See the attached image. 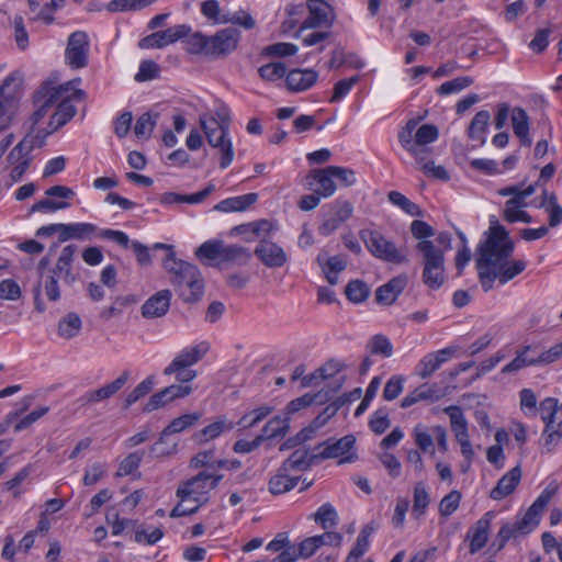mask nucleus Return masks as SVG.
Masks as SVG:
<instances>
[{
    "label": "nucleus",
    "mask_w": 562,
    "mask_h": 562,
    "mask_svg": "<svg viewBox=\"0 0 562 562\" xmlns=\"http://www.w3.org/2000/svg\"><path fill=\"white\" fill-rule=\"evenodd\" d=\"M49 262L50 261H49L48 257H43L37 263L38 281L33 289V295H34L35 310L38 313H44L46 310L45 303L42 299L41 290H42V280L44 278V270L48 267Z\"/></svg>",
    "instance_id": "48"
},
{
    "label": "nucleus",
    "mask_w": 562,
    "mask_h": 562,
    "mask_svg": "<svg viewBox=\"0 0 562 562\" xmlns=\"http://www.w3.org/2000/svg\"><path fill=\"white\" fill-rule=\"evenodd\" d=\"M144 452L135 451L126 456L120 463L115 476L131 475L136 471L143 460Z\"/></svg>",
    "instance_id": "49"
},
{
    "label": "nucleus",
    "mask_w": 562,
    "mask_h": 562,
    "mask_svg": "<svg viewBox=\"0 0 562 562\" xmlns=\"http://www.w3.org/2000/svg\"><path fill=\"white\" fill-rule=\"evenodd\" d=\"M318 78L313 69H292L286 74L285 83L290 91L301 92L310 89Z\"/></svg>",
    "instance_id": "26"
},
{
    "label": "nucleus",
    "mask_w": 562,
    "mask_h": 562,
    "mask_svg": "<svg viewBox=\"0 0 562 562\" xmlns=\"http://www.w3.org/2000/svg\"><path fill=\"white\" fill-rule=\"evenodd\" d=\"M200 126L204 132L210 146L217 148L221 154L220 167L227 168L234 158V150L231 139L227 138L229 128V116L224 114L221 120L214 117H200Z\"/></svg>",
    "instance_id": "6"
},
{
    "label": "nucleus",
    "mask_w": 562,
    "mask_h": 562,
    "mask_svg": "<svg viewBox=\"0 0 562 562\" xmlns=\"http://www.w3.org/2000/svg\"><path fill=\"white\" fill-rule=\"evenodd\" d=\"M240 38V32L235 27H226L217 31L212 36L201 32L191 34L187 40V49L191 54H202L213 58H220L234 52Z\"/></svg>",
    "instance_id": "3"
},
{
    "label": "nucleus",
    "mask_w": 562,
    "mask_h": 562,
    "mask_svg": "<svg viewBox=\"0 0 562 562\" xmlns=\"http://www.w3.org/2000/svg\"><path fill=\"white\" fill-rule=\"evenodd\" d=\"M77 110L69 98L59 100L56 112L52 115L49 126H53L52 131L64 126L69 122L76 114Z\"/></svg>",
    "instance_id": "36"
},
{
    "label": "nucleus",
    "mask_w": 562,
    "mask_h": 562,
    "mask_svg": "<svg viewBox=\"0 0 562 562\" xmlns=\"http://www.w3.org/2000/svg\"><path fill=\"white\" fill-rule=\"evenodd\" d=\"M299 477H290L286 472L279 469L278 473L269 481V491L273 495H280L296 486Z\"/></svg>",
    "instance_id": "39"
},
{
    "label": "nucleus",
    "mask_w": 562,
    "mask_h": 562,
    "mask_svg": "<svg viewBox=\"0 0 562 562\" xmlns=\"http://www.w3.org/2000/svg\"><path fill=\"white\" fill-rule=\"evenodd\" d=\"M557 491L558 486H547L528 508L521 519L517 520L515 524L506 522L501 527L498 531V533H501V538L508 541L517 535H526L533 530L540 521L542 512L555 495Z\"/></svg>",
    "instance_id": "5"
},
{
    "label": "nucleus",
    "mask_w": 562,
    "mask_h": 562,
    "mask_svg": "<svg viewBox=\"0 0 562 562\" xmlns=\"http://www.w3.org/2000/svg\"><path fill=\"white\" fill-rule=\"evenodd\" d=\"M81 328V319L76 313H68L58 324V335L69 339L75 337Z\"/></svg>",
    "instance_id": "44"
},
{
    "label": "nucleus",
    "mask_w": 562,
    "mask_h": 562,
    "mask_svg": "<svg viewBox=\"0 0 562 562\" xmlns=\"http://www.w3.org/2000/svg\"><path fill=\"white\" fill-rule=\"evenodd\" d=\"M259 76L265 81H276L286 74V66L283 63H269L258 69Z\"/></svg>",
    "instance_id": "52"
},
{
    "label": "nucleus",
    "mask_w": 562,
    "mask_h": 562,
    "mask_svg": "<svg viewBox=\"0 0 562 562\" xmlns=\"http://www.w3.org/2000/svg\"><path fill=\"white\" fill-rule=\"evenodd\" d=\"M272 412H273V407H271V406H267V405L260 406V407L255 408L251 412L243 415L237 424L245 429L251 428L255 425H257L259 422H261L263 418H266L268 415H270Z\"/></svg>",
    "instance_id": "46"
},
{
    "label": "nucleus",
    "mask_w": 562,
    "mask_h": 562,
    "mask_svg": "<svg viewBox=\"0 0 562 562\" xmlns=\"http://www.w3.org/2000/svg\"><path fill=\"white\" fill-rule=\"evenodd\" d=\"M191 33V27L186 24L176 25L164 31H158L143 37L138 42V47L142 49L148 48H162L172 44L181 38H188Z\"/></svg>",
    "instance_id": "12"
},
{
    "label": "nucleus",
    "mask_w": 562,
    "mask_h": 562,
    "mask_svg": "<svg viewBox=\"0 0 562 562\" xmlns=\"http://www.w3.org/2000/svg\"><path fill=\"white\" fill-rule=\"evenodd\" d=\"M305 180L308 189H312L314 182H316L318 187L315 189V192L323 198H329L336 192L337 187L334 181V175L331 170H329V166L312 169Z\"/></svg>",
    "instance_id": "20"
},
{
    "label": "nucleus",
    "mask_w": 562,
    "mask_h": 562,
    "mask_svg": "<svg viewBox=\"0 0 562 562\" xmlns=\"http://www.w3.org/2000/svg\"><path fill=\"white\" fill-rule=\"evenodd\" d=\"M57 91H50L46 87H41L34 94V104L36 110L32 114V123L36 125L46 114L47 111L56 103Z\"/></svg>",
    "instance_id": "29"
},
{
    "label": "nucleus",
    "mask_w": 562,
    "mask_h": 562,
    "mask_svg": "<svg viewBox=\"0 0 562 562\" xmlns=\"http://www.w3.org/2000/svg\"><path fill=\"white\" fill-rule=\"evenodd\" d=\"M313 518L316 522L321 524L324 529H328L336 525L337 513L329 503H326L313 514Z\"/></svg>",
    "instance_id": "50"
},
{
    "label": "nucleus",
    "mask_w": 562,
    "mask_h": 562,
    "mask_svg": "<svg viewBox=\"0 0 562 562\" xmlns=\"http://www.w3.org/2000/svg\"><path fill=\"white\" fill-rule=\"evenodd\" d=\"M355 443V436L347 435L334 442H331V439L326 440L323 443H319L316 449L324 447V449L318 452L319 459H334L344 457L339 463L352 462L357 459V454L355 452H350L353 449Z\"/></svg>",
    "instance_id": "13"
},
{
    "label": "nucleus",
    "mask_w": 562,
    "mask_h": 562,
    "mask_svg": "<svg viewBox=\"0 0 562 562\" xmlns=\"http://www.w3.org/2000/svg\"><path fill=\"white\" fill-rule=\"evenodd\" d=\"M164 268L169 273V281L176 293L184 303L194 304L201 301L204 280L196 266L177 259L176 254H167Z\"/></svg>",
    "instance_id": "2"
},
{
    "label": "nucleus",
    "mask_w": 562,
    "mask_h": 562,
    "mask_svg": "<svg viewBox=\"0 0 562 562\" xmlns=\"http://www.w3.org/2000/svg\"><path fill=\"white\" fill-rule=\"evenodd\" d=\"M390 425L389 412L385 407L379 408L369 422L370 429L376 435H382Z\"/></svg>",
    "instance_id": "59"
},
{
    "label": "nucleus",
    "mask_w": 562,
    "mask_h": 562,
    "mask_svg": "<svg viewBox=\"0 0 562 562\" xmlns=\"http://www.w3.org/2000/svg\"><path fill=\"white\" fill-rule=\"evenodd\" d=\"M89 38L86 32L76 31L70 34L65 50L67 64L72 69H80L88 64Z\"/></svg>",
    "instance_id": "11"
},
{
    "label": "nucleus",
    "mask_w": 562,
    "mask_h": 562,
    "mask_svg": "<svg viewBox=\"0 0 562 562\" xmlns=\"http://www.w3.org/2000/svg\"><path fill=\"white\" fill-rule=\"evenodd\" d=\"M98 233V227L91 223L63 224V234L59 235V243L70 239L90 240L91 236Z\"/></svg>",
    "instance_id": "28"
},
{
    "label": "nucleus",
    "mask_w": 562,
    "mask_h": 562,
    "mask_svg": "<svg viewBox=\"0 0 562 562\" xmlns=\"http://www.w3.org/2000/svg\"><path fill=\"white\" fill-rule=\"evenodd\" d=\"M423 266L422 280L426 286L437 290L446 282L443 249L431 240H420L416 245Z\"/></svg>",
    "instance_id": "4"
},
{
    "label": "nucleus",
    "mask_w": 562,
    "mask_h": 562,
    "mask_svg": "<svg viewBox=\"0 0 562 562\" xmlns=\"http://www.w3.org/2000/svg\"><path fill=\"white\" fill-rule=\"evenodd\" d=\"M512 125L514 133L517 137H519L521 145L530 146L531 138L529 137V117L524 109L515 108L513 110Z\"/></svg>",
    "instance_id": "31"
},
{
    "label": "nucleus",
    "mask_w": 562,
    "mask_h": 562,
    "mask_svg": "<svg viewBox=\"0 0 562 562\" xmlns=\"http://www.w3.org/2000/svg\"><path fill=\"white\" fill-rule=\"evenodd\" d=\"M360 238L372 256L386 262H407V256L403 254L393 241L386 239L380 232L361 229Z\"/></svg>",
    "instance_id": "7"
},
{
    "label": "nucleus",
    "mask_w": 562,
    "mask_h": 562,
    "mask_svg": "<svg viewBox=\"0 0 562 562\" xmlns=\"http://www.w3.org/2000/svg\"><path fill=\"white\" fill-rule=\"evenodd\" d=\"M367 349L371 355H378L383 358H390L393 355V346L390 339L382 334L372 336L367 344Z\"/></svg>",
    "instance_id": "42"
},
{
    "label": "nucleus",
    "mask_w": 562,
    "mask_h": 562,
    "mask_svg": "<svg viewBox=\"0 0 562 562\" xmlns=\"http://www.w3.org/2000/svg\"><path fill=\"white\" fill-rule=\"evenodd\" d=\"M445 412L450 417L451 429L454 436L457 434L464 432L468 430L467 419L463 415L462 409L459 406H449L445 409Z\"/></svg>",
    "instance_id": "56"
},
{
    "label": "nucleus",
    "mask_w": 562,
    "mask_h": 562,
    "mask_svg": "<svg viewBox=\"0 0 562 562\" xmlns=\"http://www.w3.org/2000/svg\"><path fill=\"white\" fill-rule=\"evenodd\" d=\"M171 292L160 290L145 301L142 306V315L145 318H157L166 315L170 307Z\"/></svg>",
    "instance_id": "23"
},
{
    "label": "nucleus",
    "mask_w": 562,
    "mask_h": 562,
    "mask_svg": "<svg viewBox=\"0 0 562 562\" xmlns=\"http://www.w3.org/2000/svg\"><path fill=\"white\" fill-rule=\"evenodd\" d=\"M430 503V496L423 482H417L414 486L413 515L418 518L423 516Z\"/></svg>",
    "instance_id": "43"
},
{
    "label": "nucleus",
    "mask_w": 562,
    "mask_h": 562,
    "mask_svg": "<svg viewBox=\"0 0 562 562\" xmlns=\"http://www.w3.org/2000/svg\"><path fill=\"white\" fill-rule=\"evenodd\" d=\"M258 199L257 193H247L245 195L228 198L214 206V210L221 212H243L252 205Z\"/></svg>",
    "instance_id": "32"
},
{
    "label": "nucleus",
    "mask_w": 562,
    "mask_h": 562,
    "mask_svg": "<svg viewBox=\"0 0 562 562\" xmlns=\"http://www.w3.org/2000/svg\"><path fill=\"white\" fill-rule=\"evenodd\" d=\"M439 136V131L436 125L432 124H424L419 126L415 134V145H429L437 140Z\"/></svg>",
    "instance_id": "55"
},
{
    "label": "nucleus",
    "mask_w": 562,
    "mask_h": 562,
    "mask_svg": "<svg viewBox=\"0 0 562 562\" xmlns=\"http://www.w3.org/2000/svg\"><path fill=\"white\" fill-rule=\"evenodd\" d=\"M158 114L155 115V119L150 115V113L142 114L134 126V133L139 138L148 139L151 135V132L156 125V119Z\"/></svg>",
    "instance_id": "53"
},
{
    "label": "nucleus",
    "mask_w": 562,
    "mask_h": 562,
    "mask_svg": "<svg viewBox=\"0 0 562 562\" xmlns=\"http://www.w3.org/2000/svg\"><path fill=\"white\" fill-rule=\"evenodd\" d=\"M76 251L77 246L74 244L64 247L56 262V266L48 272L57 278L63 276L65 283L72 284L77 279L76 274L72 272V261Z\"/></svg>",
    "instance_id": "24"
},
{
    "label": "nucleus",
    "mask_w": 562,
    "mask_h": 562,
    "mask_svg": "<svg viewBox=\"0 0 562 562\" xmlns=\"http://www.w3.org/2000/svg\"><path fill=\"white\" fill-rule=\"evenodd\" d=\"M345 293L349 301L361 303L369 296L370 289L363 281L352 280L347 284Z\"/></svg>",
    "instance_id": "47"
},
{
    "label": "nucleus",
    "mask_w": 562,
    "mask_h": 562,
    "mask_svg": "<svg viewBox=\"0 0 562 562\" xmlns=\"http://www.w3.org/2000/svg\"><path fill=\"white\" fill-rule=\"evenodd\" d=\"M159 66L154 60H143L139 65L138 72L135 75V80L138 82L153 80L157 78Z\"/></svg>",
    "instance_id": "62"
},
{
    "label": "nucleus",
    "mask_w": 562,
    "mask_h": 562,
    "mask_svg": "<svg viewBox=\"0 0 562 562\" xmlns=\"http://www.w3.org/2000/svg\"><path fill=\"white\" fill-rule=\"evenodd\" d=\"M15 81L13 75L8 76L0 87V132L11 122L15 112L16 95L15 91H9L11 85Z\"/></svg>",
    "instance_id": "18"
},
{
    "label": "nucleus",
    "mask_w": 562,
    "mask_h": 562,
    "mask_svg": "<svg viewBox=\"0 0 562 562\" xmlns=\"http://www.w3.org/2000/svg\"><path fill=\"white\" fill-rule=\"evenodd\" d=\"M233 428V423L223 419L204 427L196 436L201 437L203 441H209L217 438L224 430H232Z\"/></svg>",
    "instance_id": "51"
},
{
    "label": "nucleus",
    "mask_w": 562,
    "mask_h": 562,
    "mask_svg": "<svg viewBox=\"0 0 562 562\" xmlns=\"http://www.w3.org/2000/svg\"><path fill=\"white\" fill-rule=\"evenodd\" d=\"M130 371L124 370L114 381L97 390L87 392L81 396L82 405H90L97 402L105 401L117 393L130 380Z\"/></svg>",
    "instance_id": "17"
},
{
    "label": "nucleus",
    "mask_w": 562,
    "mask_h": 562,
    "mask_svg": "<svg viewBox=\"0 0 562 562\" xmlns=\"http://www.w3.org/2000/svg\"><path fill=\"white\" fill-rule=\"evenodd\" d=\"M224 241L222 240H207L200 245L195 249V256L200 260H215L218 259L221 261L222 250H223Z\"/></svg>",
    "instance_id": "45"
},
{
    "label": "nucleus",
    "mask_w": 562,
    "mask_h": 562,
    "mask_svg": "<svg viewBox=\"0 0 562 562\" xmlns=\"http://www.w3.org/2000/svg\"><path fill=\"white\" fill-rule=\"evenodd\" d=\"M461 493L457 490L451 491L447 494L439 503V513L442 517H449L459 507L461 502Z\"/></svg>",
    "instance_id": "54"
},
{
    "label": "nucleus",
    "mask_w": 562,
    "mask_h": 562,
    "mask_svg": "<svg viewBox=\"0 0 562 562\" xmlns=\"http://www.w3.org/2000/svg\"><path fill=\"white\" fill-rule=\"evenodd\" d=\"M251 259L250 251L238 245L224 244L221 262H231L238 266H246Z\"/></svg>",
    "instance_id": "38"
},
{
    "label": "nucleus",
    "mask_w": 562,
    "mask_h": 562,
    "mask_svg": "<svg viewBox=\"0 0 562 562\" xmlns=\"http://www.w3.org/2000/svg\"><path fill=\"white\" fill-rule=\"evenodd\" d=\"M202 413L194 412L191 414H184L180 417L175 418L161 432L159 442H166V438L172 434L181 432L187 428L193 426L200 418Z\"/></svg>",
    "instance_id": "33"
},
{
    "label": "nucleus",
    "mask_w": 562,
    "mask_h": 562,
    "mask_svg": "<svg viewBox=\"0 0 562 562\" xmlns=\"http://www.w3.org/2000/svg\"><path fill=\"white\" fill-rule=\"evenodd\" d=\"M317 263L322 268L329 284L335 285L338 282V273L346 269L347 260L342 256L328 257L326 250H322L317 258Z\"/></svg>",
    "instance_id": "25"
},
{
    "label": "nucleus",
    "mask_w": 562,
    "mask_h": 562,
    "mask_svg": "<svg viewBox=\"0 0 562 562\" xmlns=\"http://www.w3.org/2000/svg\"><path fill=\"white\" fill-rule=\"evenodd\" d=\"M456 350V347H447L439 351L427 353L418 363L417 374L422 379L429 378L454 355Z\"/></svg>",
    "instance_id": "22"
},
{
    "label": "nucleus",
    "mask_w": 562,
    "mask_h": 562,
    "mask_svg": "<svg viewBox=\"0 0 562 562\" xmlns=\"http://www.w3.org/2000/svg\"><path fill=\"white\" fill-rule=\"evenodd\" d=\"M155 385V375H148L139 384H137L132 392H130L123 402V408L127 409L131 405L136 403L142 397L149 394Z\"/></svg>",
    "instance_id": "41"
},
{
    "label": "nucleus",
    "mask_w": 562,
    "mask_h": 562,
    "mask_svg": "<svg viewBox=\"0 0 562 562\" xmlns=\"http://www.w3.org/2000/svg\"><path fill=\"white\" fill-rule=\"evenodd\" d=\"M520 479L521 469L520 465H516L498 480L496 486L490 492V497L501 501L510 495L516 490Z\"/></svg>",
    "instance_id": "27"
},
{
    "label": "nucleus",
    "mask_w": 562,
    "mask_h": 562,
    "mask_svg": "<svg viewBox=\"0 0 562 562\" xmlns=\"http://www.w3.org/2000/svg\"><path fill=\"white\" fill-rule=\"evenodd\" d=\"M540 408L542 412H548L547 416H542L546 423L542 448L546 452H551L562 437V419L558 422L557 429H553V424L558 418V401L547 397L540 403Z\"/></svg>",
    "instance_id": "8"
},
{
    "label": "nucleus",
    "mask_w": 562,
    "mask_h": 562,
    "mask_svg": "<svg viewBox=\"0 0 562 562\" xmlns=\"http://www.w3.org/2000/svg\"><path fill=\"white\" fill-rule=\"evenodd\" d=\"M353 206L351 202L344 199H337L328 206V212L324 216L318 227V233L323 236L331 235L344 222L352 216Z\"/></svg>",
    "instance_id": "9"
},
{
    "label": "nucleus",
    "mask_w": 562,
    "mask_h": 562,
    "mask_svg": "<svg viewBox=\"0 0 562 562\" xmlns=\"http://www.w3.org/2000/svg\"><path fill=\"white\" fill-rule=\"evenodd\" d=\"M404 378L402 375H393L385 384L383 390V398L385 401L395 400L403 391Z\"/></svg>",
    "instance_id": "63"
},
{
    "label": "nucleus",
    "mask_w": 562,
    "mask_h": 562,
    "mask_svg": "<svg viewBox=\"0 0 562 562\" xmlns=\"http://www.w3.org/2000/svg\"><path fill=\"white\" fill-rule=\"evenodd\" d=\"M417 124L418 120L412 119L398 132V142L406 151L414 145Z\"/></svg>",
    "instance_id": "60"
},
{
    "label": "nucleus",
    "mask_w": 562,
    "mask_h": 562,
    "mask_svg": "<svg viewBox=\"0 0 562 562\" xmlns=\"http://www.w3.org/2000/svg\"><path fill=\"white\" fill-rule=\"evenodd\" d=\"M209 351L207 342H200L192 348L183 349L165 369V375L173 374V371L190 368L198 363Z\"/></svg>",
    "instance_id": "16"
},
{
    "label": "nucleus",
    "mask_w": 562,
    "mask_h": 562,
    "mask_svg": "<svg viewBox=\"0 0 562 562\" xmlns=\"http://www.w3.org/2000/svg\"><path fill=\"white\" fill-rule=\"evenodd\" d=\"M308 16L301 30L330 26L335 20L334 9L324 0H307Z\"/></svg>",
    "instance_id": "14"
},
{
    "label": "nucleus",
    "mask_w": 562,
    "mask_h": 562,
    "mask_svg": "<svg viewBox=\"0 0 562 562\" xmlns=\"http://www.w3.org/2000/svg\"><path fill=\"white\" fill-rule=\"evenodd\" d=\"M375 530L376 525L373 521L363 526L357 538L355 547L347 557V562H357L367 552L370 546L369 539Z\"/></svg>",
    "instance_id": "35"
},
{
    "label": "nucleus",
    "mask_w": 562,
    "mask_h": 562,
    "mask_svg": "<svg viewBox=\"0 0 562 562\" xmlns=\"http://www.w3.org/2000/svg\"><path fill=\"white\" fill-rule=\"evenodd\" d=\"M316 459H319L318 453L308 456L307 450H295L281 465V470L288 472L289 470L305 471Z\"/></svg>",
    "instance_id": "34"
},
{
    "label": "nucleus",
    "mask_w": 562,
    "mask_h": 562,
    "mask_svg": "<svg viewBox=\"0 0 562 562\" xmlns=\"http://www.w3.org/2000/svg\"><path fill=\"white\" fill-rule=\"evenodd\" d=\"M493 518L494 513L487 512L469 529L467 538L470 539V553L474 554L479 552L487 543Z\"/></svg>",
    "instance_id": "21"
},
{
    "label": "nucleus",
    "mask_w": 562,
    "mask_h": 562,
    "mask_svg": "<svg viewBox=\"0 0 562 562\" xmlns=\"http://www.w3.org/2000/svg\"><path fill=\"white\" fill-rule=\"evenodd\" d=\"M513 252L514 251H510L508 255L504 256V258L501 259L499 267H495L501 274V283L503 284L520 274L526 268L525 260L508 261Z\"/></svg>",
    "instance_id": "37"
},
{
    "label": "nucleus",
    "mask_w": 562,
    "mask_h": 562,
    "mask_svg": "<svg viewBox=\"0 0 562 562\" xmlns=\"http://www.w3.org/2000/svg\"><path fill=\"white\" fill-rule=\"evenodd\" d=\"M359 81V76H352L347 79H341L337 81L334 86L333 95L329 99L330 103L339 102L341 99H344L351 88Z\"/></svg>",
    "instance_id": "58"
},
{
    "label": "nucleus",
    "mask_w": 562,
    "mask_h": 562,
    "mask_svg": "<svg viewBox=\"0 0 562 562\" xmlns=\"http://www.w3.org/2000/svg\"><path fill=\"white\" fill-rule=\"evenodd\" d=\"M514 249L515 244L509 233L496 218H493L485 240L477 247L475 260L479 279L485 292L493 288L495 279L501 281V274L495 267H499L501 259Z\"/></svg>",
    "instance_id": "1"
},
{
    "label": "nucleus",
    "mask_w": 562,
    "mask_h": 562,
    "mask_svg": "<svg viewBox=\"0 0 562 562\" xmlns=\"http://www.w3.org/2000/svg\"><path fill=\"white\" fill-rule=\"evenodd\" d=\"M491 114L486 110L479 111L472 119L468 127V136L470 139L479 140L480 145L486 143L484 133L487 131L490 125Z\"/></svg>",
    "instance_id": "30"
},
{
    "label": "nucleus",
    "mask_w": 562,
    "mask_h": 562,
    "mask_svg": "<svg viewBox=\"0 0 562 562\" xmlns=\"http://www.w3.org/2000/svg\"><path fill=\"white\" fill-rule=\"evenodd\" d=\"M289 423V417L274 416L265 425L261 432L268 440L277 437H284L290 429Z\"/></svg>",
    "instance_id": "40"
},
{
    "label": "nucleus",
    "mask_w": 562,
    "mask_h": 562,
    "mask_svg": "<svg viewBox=\"0 0 562 562\" xmlns=\"http://www.w3.org/2000/svg\"><path fill=\"white\" fill-rule=\"evenodd\" d=\"M254 254L267 268H280L288 261L282 247L268 239H261Z\"/></svg>",
    "instance_id": "15"
},
{
    "label": "nucleus",
    "mask_w": 562,
    "mask_h": 562,
    "mask_svg": "<svg viewBox=\"0 0 562 562\" xmlns=\"http://www.w3.org/2000/svg\"><path fill=\"white\" fill-rule=\"evenodd\" d=\"M207 481H210L209 473L204 471L200 472L195 476L179 485L176 495L182 502L192 499L194 503L202 506L209 501L207 493L212 491L209 488Z\"/></svg>",
    "instance_id": "10"
},
{
    "label": "nucleus",
    "mask_w": 562,
    "mask_h": 562,
    "mask_svg": "<svg viewBox=\"0 0 562 562\" xmlns=\"http://www.w3.org/2000/svg\"><path fill=\"white\" fill-rule=\"evenodd\" d=\"M344 381L345 378H341L339 383H337V385L333 389H324L314 394L306 393L297 398L292 400L286 406V414L292 415L302 408L311 406L314 403L319 405L325 404L331 398L333 394L341 387Z\"/></svg>",
    "instance_id": "19"
},
{
    "label": "nucleus",
    "mask_w": 562,
    "mask_h": 562,
    "mask_svg": "<svg viewBox=\"0 0 562 562\" xmlns=\"http://www.w3.org/2000/svg\"><path fill=\"white\" fill-rule=\"evenodd\" d=\"M201 12L210 20L214 22V24L218 23H228L229 19L227 15L220 16V4L216 0H205L201 4Z\"/></svg>",
    "instance_id": "61"
},
{
    "label": "nucleus",
    "mask_w": 562,
    "mask_h": 562,
    "mask_svg": "<svg viewBox=\"0 0 562 562\" xmlns=\"http://www.w3.org/2000/svg\"><path fill=\"white\" fill-rule=\"evenodd\" d=\"M473 83V79L471 77H458L453 80L443 82L440 87L437 88V93L440 95H447L453 92L461 91Z\"/></svg>",
    "instance_id": "57"
},
{
    "label": "nucleus",
    "mask_w": 562,
    "mask_h": 562,
    "mask_svg": "<svg viewBox=\"0 0 562 562\" xmlns=\"http://www.w3.org/2000/svg\"><path fill=\"white\" fill-rule=\"evenodd\" d=\"M297 52V47L291 43H276L267 46L263 53L267 56L285 57L292 56Z\"/></svg>",
    "instance_id": "64"
}]
</instances>
